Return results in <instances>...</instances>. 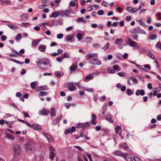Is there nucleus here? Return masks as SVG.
I'll list each match as a JSON object with an SVG mask.
<instances>
[{
    "label": "nucleus",
    "mask_w": 161,
    "mask_h": 161,
    "mask_svg": "<svg viewBox=\"0 0 161 161\" xmlns=\"http://www.w3.org/2000/svg\"><path fill=\"white\" fill-rule=\"evenodd\" d=\"M138 78L140 80L142 81L143 82H144V78L143 75H138Z\"/></svg>",
    "instance_id": "obj_43"
},
{
    "label": "nucleus",
    "mask_w": 161,
    "mask_h": 161,
    "mask_svg": "<svg viewBox=\"0 0 161 161\" xmlns=\"http://www.w3.org/2000/svg\"><path fill=\"white\" fill-rule=\"evenodd\" d=\"M30 24L29 23H22L21 25L22 26L27 27L30 26Z\"/></svg>",
    "instance_id": "obj_36"
},
{
    "label": "nucleus",
    "mask_w": 161,
    "mask_h": 161,
    "mask_svg": "<svg viewBox=\"0 0 161 161\" xmlns=\"http://www.w3.org/2000/svg\"><path fill=\"white\" fill-rule=\"evenodd\" d=\"M63 34H59L57 35V37L58 39H61L63 38Z\"/></svg>",
    "instance_id": "obj_53"
},
{
    "label": "nucleus",
    "mask_w": 161,
    "mask_h": 161,
    "mask_svg": "<svg viewBox=\"0 0 161 161\" xmlns=\"http://www.w3.org/2000/svg\"><path fill=\"white\" fill-rule=\"evenodd\" d=\"M148 56L150 57L151 58L153 59H155V56L153 55V54L151 53H148Z\"/></svg>",
    "instance_id": "obj_50"
},
{
    "label": "nucleus",
    "mask_w": 161,
    "mask_h": 161,
    "mask_svg": "<svg viewBox=\"0 0 161 161\" xmlns=\"http://www.w3.org/2000/svg\"><path fill=\"white\" fill-rule=\"evenodd\" d=\"M7 25L11 29L13 30H16L17 28V27L16 25L11 23L7 24Z\"/></svg>",
    "instance_id": "obj_18"
},
{
    "label": "nucleus",
    "mask_w": 161,
    "mask_h": 161,
    "mask_svg": "<svg viewBox=\"0 0 161 161\" xmlns=\"http://www.w3.org/2000/svg\"><path fill=\"white\" fill-rule=\"evenodd\" d=\"M49 151H50L49 153L50 156L49 158L53 160L55 156V153H54L55 150L51 146L50 147Z\"/></svg>",
    "instance_id": "obj_5"
},
{
    "label": "nucleus",
    "mask_w": 161,
    "mask_h": 161,
    "mask_svg": "<svg viewBox=\"0 0 161 161\" xmlns=\"http://www.w3.org/2000/svg\"><path fill=\"white\" fill-rule=\"evenodd\" d=\"M125 9L128 11L130 12L131 13L132 10V8H131V7H126L125 8Z\"/></svg>",
    "instance_id": "obj_64"
},
{
    "label": "nucleus",
    "mask_w": 161,
    "mask_h": 161,
    "mask_svg": "<svg viewBox=\"0 0 161 161\" xmlns=\"http://www.w3.org/2000/svg\"><path fill=\"white\" fill-rule=\"evenodd\" d=\"M87 56L89 58H91L97 57V54L95 53H90L87 55Z\"/></svg>",
    "instance_id": "obj_29"
},
{
    "label": "nucleus",
    "mask_w": 161,
    "mask_h": 161,
    "mask_svg": "<svg viewBox=\"0 0 161 161\" xmlns=\"http://www.w3.org/2000/svg\"><path fill=\"white\" fill-rule=\"evenodd\" d=\"M76 131L75 128V126H73L71 129H66L64 131L65 135H67L69 133L72 134Z\"/></svg>",
    "instance_id": "obj_6"
},
{
    "label": "nucleus",
    "mask_w": 161,
    "mask_h": 161,
    "mask_svg": "<svg viewBox=\"0 0 161 161\" xmlns=\"http://www.w3.org/2000/svg\"><path fill=\"white\" fill-rule=\"evenodd\" d=\"M62 115H59L56 118L55 121L53 122L54 125H55L58 123L59 121L61 119Z\"/></svg>",
    "instance_id": "obj_19"
},
{
    "label": "nucleus",
    "mask_w": 161,
    "mask_h": 161,
    "mask_svg": "<svg viewBox=\"0 0 161 161\" xmlns=\"http://www.w3.org/2000/svg\"><path fill=\"white\" fill-rule=\"evenodd\" d=\"M109 5V3L105 1H104L103 2L102 5L105 7H108Z\"/></svg>",
    "instance_id": "obj_44"
},
{
    "label": "nucleus",
    "mask_w": 161,
    "mask_h": 161,
    "mask_svg": "<svg viewBox=\"0 0 161 161\" xmlns=\"http://www.w3.org/2000/svg\"><path fill=\"white\" fill-rule=\"evenodd\" d=\"M32 44L33 46L36 47L39 44V43L36 41H34L32 42Z\"/></svg>",
    "instance_id": "obj_49"
},
{
    "label": "nucleus",
    "mask_w": 161,
    "mask_h": 161,
    "mask_svg": "<svg viewBox=\"0 0 161 161\" xmlns=\"http://www.w3.org/2000/svg\"><path fill=\"white\" fill-rule=\"evenodd\" d=\"M70 57V54L67 53H65L62 54L61 56V57H62L63 59L65 58H69Z\"/></svg>",
    "instance_id": "obj_26"
},
{
    "label": "nucleus",
    "mask_w": 161,
    "mask_h": 161,
    "mask_svg": "<svg viewBox=\"0 0 161 161\" xmlns=\"http://www.w3.org/2000/svg\"><path fill=\"white\" fill-rule=\"evenodd\" d=\"M109 43H107L102 48V49L104 50H106L107 49H108L109 48Z\"/></svg>",
    "instance_id": "obj_38"
},
{
    "label": "nucleus",
    "mask_w": 161,
    "mask_h": 161,
    "mask_svg": "<svg viewBox=\"0 0 161 161\" xmlns=\"http://www.w3.org/2000/svg\"><path fill=\"white\" fill-rule=\"evenodd\" d=\"M130 79L132 81L133 83L137 84L138 83V80L135 76H131Z\"/></svg>",
    "instance_id": "obj_25"
},
{
    "label": "nucleus",
    "mask_w": 161,
    "mask_h": 161,
    "mask_svg": "<svg viewBox=\"0 0 161 161\" xmlns=\"http://www.w3.org/2000/svg\"><path fill=\"white\" fill-rule=\"evenodd\" d=\"M77 68V67L75 65H73L70 68V70L71 71L74 70Z\"/></svg>",
    "instance_id": "obj_46"
},
{
    "label": "nucleus",
    "mask_w": 161,
    "mask_h": 161,
    "mask_svg": "<svg viewBox=\"0 0 161 161\" xmlns=\"http://www.w3.org/2000/svg\"><path fill=\"white\" fill-rule=\"evenodd\" d=\"M90 122H86L85 124L82 123V128L87 129L90 125Z\"/></svg>",
    "instance_id": "obj_24"
},
{
    "label": "nucleus",
    "mask_w": 161,
    "mask_h": 161,
    "mask_svg": "<svg viewBox=\"0 0 161 161\" xmlns=\"http://www.w3.org/2000/svg\"><path fill=\"white\" fill-rule=\"evenodd\" d=\"M140 25L144 28L147 27V25L144 24L143 21L142 19H140L139 21Z\"/></svg>",
    "instance_id": "obj_32"
},
{
    "label": "nucleus",
    "mask_w": 161,
    "mask_h": 161,
    "mask_svg": "<svg viewBox=\"0 0 161 161\" xmlns=\"http://www.w3.org/2000/svg\"><path fill=\"white\" fill-rule=\"evenodd\" d=\"M105 119L111 123H113V120L112 118V116L110 114H107L105 117Z\"/></svg>",
    "instance_id": "obj_16"
},
{
    "label": "nucleus",
    "mask_w": 161,
    "mask_h": 161,
    "mask_svg": "<svg viewBox=\"0 0 161 161\" xmlns=\"http://www.w3.org/2000/svg\"><path fill=\"white\" fill-rule=\"evenodd\" d=\"M145 94V91L144 90H137L136 92V96H138L141 95V96H143Z\"/></svg>",
    "instance_id": "obj_15"
},
{
    "label": "nucleus",
    "mask_w": 161,
    "mask_h": 161,
    "mask_svg": "<svg viewBox=\"0 0 161 161\" xmlns=\"http://www.w3.org/2000/svg\"><path fill=\"white\" fill-rule=\"evenodd\" d=\"M104 11H103V10H99L98 12H97V13L99 15H103L104 14Z\"/></svg>",
    "instance_id": "obj_52"
},
{
    "label": "nucleus",
    "mask_w": 161,
    "mask_h": 161,
    "mask_svg": "<svg viewBox=\"0 0 161 161\" xmlns=\"http://www.w3.org/2000/svg\"><path fill=\"white\" fill-rule=\"evenodd\" d=\"M12 52H13L14 53H15L18 55L20 56H23V55L20 54L19 52H18L17 51H16V50H14V49H13L12 50Z\"/></svg>",
    "instance_id": "obj_47"
},
{
    "label": "nucleus",
    "mask_w": 161,
    "mask_h": 161,
    "mask_svg": "<svg viewBox=\"0 0 161 161\" xmlns=\"http://www.w3.org/2000/svg\"><path fill=\"white\" fill-rule=\"evenodd\" d=\"M73 38V37L72 35H69L66 37V40L67 41L71 40Z\"/></svg>",
    "instance_id": "obj_41"
},
{
    "label": "nucleus",
    "mask_w": 161,
    "mask_h": 161,
    "mask_svg": "<svg viewBox=\"0 0 161 161\" xmlns=\"http://www.w3.org/2000/svg\"><path fill=\"white\" fill-rule=\"evenodd\" d=\"M46 47L47 46L46 45H41L39 46L38 48L41 51L43 52L45 51Z\"/></svg>",
    "instance_id": "obj_20"
},
{
    "label": "nucleus",
    "mask_w": 161,
    "mask_h": 161,
    "mask_svg": "<svg viewBox=\"0 0 161 161\" xmlns=\"http://www.w3.org/2000/svg\"><path fill=\"white\" fill-rule=\"evenodd\" d=\"M58 14V11H55L52 13L51 15L53 17L56 18L59 16Z\"/></svg>",
    "instance_id": "obj_34"
},
{
    "label": "nucleus",
    "mask_w": 161,
    "mask_h": 161,
    "mask_svg": "<svg viewBox=\"0 0 161 161\" xmlns=\"http://www.w3.org/2000/svg\"><path fill=\"white\" fill-rule=\"evenodd\" d=\"M85 133L84 130H82L80 132V137H83V135Z\"/></svg>",
    "instance_id": "obj_62"
},
{
    "label": "nucleus",
    "mask_w": 161,
    "mask_h": 161,
    "mask_svg": "<svg viewBox=\"0 0 161 161\" xmlns=\"http://www.w3.org/2000/svg\"><path fill=\"white\" fill-rule=\"evenodd\" d=\"M47 23H48L47 25L50 27H51L54 24H56L57 23V22L54 20H52L49 22H47Z\"/></svg>",
    "instance_id": "obj_22"
},
{
    "label": "nucleus",
    "mask_w": 161,
    "mask_h": 161,
    "mask_svg": "<svg viewBox=\"0 0 161 161\" xmlns=\"http://www.w3.org/2000/svg\"><path fill=\"white\" fill-rule=\"evenodd\" d=\"M89 63L94 65H100L101 64V62L99 59L95 58L91 60Z\"/></svg>",
    "instance_id": "obj_3"
},
{
    "label": "nucleus",
    "mask_w": 161,
    "mask_h": 161,
    "mask_svg": "<svg viewBox=\"0 0 161 161\" xmlns=\"http://www.w3.org/2000/svg\"><path fill=\"white\" fill-rule=\"evenodd\" d=\"M85 39L86 42H90L92 40V38L91 37H87Z\"/></svg>",
    "instance_id": "obj_59"
},
{
    "label": "nucleus",
    "mask_w": 161,
    "mask_h": 161,
    "mask_svg": "<svg viewBox=\"0 0 161 161\" xmlns=\"http://www.w3.org/2000/svg\"><path fill=\"white\" fill-rule=\"evenodd\" d=\"M127 94L129 95H130L132 94L133 92L130 89H127L126 91Z\"/></svg>",
    "instance_id": "obj_40"
},
{
    "label": "nucleus",
    "mask_w": 161,
    "mask_h": 161,
    "mask_svg": "<svg viewBox=\"0 0 161 161\" xmlns=\"http://www.w3.org/2000/svg\"><path fill=\"white\" fill-rule=\"evenodd\" d=\"M58 12V16H63L64 15V11L60 10Z\"/></svg>",
    "instance_id": "obj_48"
},
{
    "label": "nucleus",
    "mask_w": 161,
    "mask_h": 161,
    "mask_svg": "<svg viewBox=\"0 0 161 161\" xmlns=\"http://www.w3.org/2000/svg\"><path fill=\"white\" fill-rule=\"evenodd\" d=\"M121 147L125 149L128 151H130L131 150L128 146L127 144L125 142H123L120 144Z\"/></svg>",
    "instance_id": "obj_10"
},
{
    "label": "nucleus",
    "mask_w": 161,
    "mask_h": 161,
    "mask_svg": "<svg viewBox=\"0 0 161 161\" xmlns=\"http://www.w3.org/2000/svg\"><path fill=\"white\" fill-rule=\"evenodd\" d=\"M156 46L157 47L160 48V47H161V43L160 42H158L156 45Z\"/></svg>",
    "instance_id": "obj_61"
},
{
    "label": "nucleus",
    "mask_w": 161,
    "mask_h": 161,
    "mask_svg": "<svg viewBox=\"0 0 161 161\" xmlns=\"http://www.w3.org/2000/svg\"><path fill=\"white\" fill-rule=\"evenodd\" d=\"M128 41L129 42V44L131 47H135L136 49H138L139 47L137 45V43L134 41L130 37H128L127 38Z\"/></svg>",
    "instance_id": "obj_4"
},
{
    "label": "nucleus",
    "mask_w": 161,
    "mask_h": 161,
    "mask_svg": "<svg viewBox=\"0 0 161 161\" xmlns=\"http://www.w3.org/2000/svg\"><path fill=\"white\" fill-rule=\"evenodd\" d=\"M22 19L24 20H26L29 17L28 15L27 14H25L22 15L21 16Z\"/></svg>",
    "instance_id": "obj_30"
},
{
    "label": "nucleus",
    "mask_w": 161,
    "mask_h": 161,
    "mask_svg": "<svg viewBox=\"0 0 161 161\" xmlns=\"http://www.w3.org/2000/svg\"><path fill=\"white\" fill-rule=\"evenodd\" d=\"M21 34H18L15 37V39L17 40H20L21 38Z\"/></svg>",
    "instance_id": "obj_42"
},
{
    "label": "nucleus",
    "mask_w": 161,
    "mask_h": 161,
    "mask_svg": "<svg viewBox=\"0 0 161 161\" xmlns=\"http://www.w3.org/2000/svg\"><path fill=\"white\" fill-rule=\"evenodd\" d=\"M70 13V11L69 10H66L64 11V15L66 16H68Z\"/></svg>",
    "instance_id": "obj_56"
},
{
    "label": "nucleus",
    "mask_w": 161,
    "mask_h": 161,
    "mask_svg": "<svg viewBox=\"0 0 161 161\" xmlns=\"http://www.w3.org/2000/svg\"><path fill=\"white\" fill-rule=\"evenodd\" d=\"M83 36L80 33H78L77 34V37L79 40H80L82 39Z\"/></svg>",
    "instance_id": "obj_35"
},
{
    "label": "nucleus",
    "mask_w": 161,
    "mask_h": 161,
    "mask_svg": "<svg viewBox=\"0 0 161 161\" xmlns=\"http://www.w3.org/2000/svg\"><path fill=\"white\" fill-rule=\"evenodd\" d=\"M133 32L136 33H140L145 34L146 32L143 30L139 29L137 28H135L134 29Z\"/></svg>",
    "instance_id": "obj_9"
},
{
    "label": "nucleus",
    "mask_w": 161,
    "mask_h": 161,
    "mask_svg": "<svg viewBox=\"0 0 161 161\" xmlns=\"http://www.w3.org/2000/svg\"><path fill=\"white\" fill-rule=\"evenodd\" d=\"M5 137L7 138H8L10 139L14 140V137L11 134L9 133L5 134Z\"/></svg>",
    "instance_id": "obj_23"
},
{
    "label": "nucleus",
    "mask_w": 161,
    "mask_h": 161,
    "mask_svg": "<svg viewBox=\"0 0 161 161\" xmlns=\"http://www.w3.org/2000/svg\"><path fill=\"white\" fill-rule=\"evenodd\" d=\"M76 127L77 128H79L81 127L82 128V123L77 124L76 125Z\"/></svg>",
    "instance_id": "obj_51"
},
{
    "label": "nucleus",
    "mask_w": 161,
    "mask_h": 161,
    "mask_svg": "<svg viewBox=\"0 0 161 161\" xmlns=\"http://www.w3.org/2000/svg\"><path fill=\"white\" fill-rule=\"evenodd\" d=\"M13 151L14 153V156L12 161H17L18 159V156L21 152V148L19 145H15L13 148Z\"/></svg>",
    "instance_id": "obj_1"
},
{
    "label": "nucleus",
    "mask_w": 161,
    "mask_h": 161,
    "mask_svg": "<svg viewBox=\"0 0 161 161\" xmlns=\"http://www.w3.org/2000/svg\"><path fill=\"white\" fill-rule=\"evenodd\" d=\"M125 153H123L119 150L115 151L113 153V154L114 155L119 156L123 157L125 156Z\"/></svg>",
    "instance_id": "obj_8"
},
{
    "label": "nucleus",
    "mask_w": 161,
    "mask_h": 161,
    "mask_svg": "<svg viewBox=\"0 0 161 161\" xmlns=\"http://www.w3.org/2000/svg\"><path fill=\"white\" fill-rule=\"evenodd\" d=\"M76 21L77 22H82L84 23H86V20L84 19V18L83 17L79 18L76 20Z\"/></svg>",
    "instance_id": "obj_31"
},
{
    "label": "nucleus",
    "mask_w": 161,
    "mask_h": 161,
    "mask_svg": "<svg viewBox=\"0 0 161 161\" xmlns=\"http://www.w3.org/2000/svg\"><path fill=\"white\" fill-rule=\"evenodd\" d=\"M50 111H39L38 114L40 115H47L49 114Z\"/></svg>",
    "instance_id": "obj_28"
},
{
    "label": "nucleus",
    "mask_w": 161,
    "mask_h": 161,
    "mask_svg": "<svg viewBox=\"0 0 161 161\" xmlns=\"http://www.w3.org/2000/svg\"><path fill=\"white\" fill-rule=\"evenodd\" d=\"M9 60L11 61L12 62H14V63L19 64H24V62H21L15 59L12 58H8Z\"/></svg>",
    "instance_id": "obj_21"
},
{
    "label": "nucleus",
    "mask_w": 161,
    "mask_h": 161,
    "mask_svg": "<svg viewBox=\"0 0 161 161\" xmlns=\"http://www.w3.org/2000/svg\"><path fill=\"white\" fill-rule=\"evenodd\" d=\"M124 158L127 161H132L133 160V156L130 154L126 155V154L125 153V156L124 157Z\"/></svg>",
    "instance_id": "obj_7"
},
{
    "label": "nucleus",
    "mask_w": 161,
    "mask_h": 161,
    "mask_svg": "<svg viewBox=\"0 0 161 161\" xmlns=\"http://www.w3.org/2000/svg\"><path fill=\"white\" fill-rule=\"evenodd\" d=\"M42 134L47 139H48L49 137H50L51 136V135L50 134L45 132H43L42 133Z\"/></svg>",
    "instance_id": "obj_39"
},
{
    "label": "nucleus",
    "mask_w": 161,
    "mask_h": 161,
    "mask_svg": "<svg viewBox=\"0 0 161 161\" xmlns=\"http://www.w3.org/2000/svg\"><path fill=\"white\" fill-rule=\"evenodd\" d=\"M32 127L35 130H38L42 129V127L40 125L38 124H32Z\"/></svg>",
    "instance_id": "obj_13"
},
{
    "label": "nucleus",
    "mask_w": 161,
    "mask_h": 161,
    "mask_svg": "<svg viewBox=\"0 0 161 161\" xmlns=\"http://www.w3.org/2000/svg\"><path fill=\"white\" fill-rule=\"evenodd\" d=\"M48 88L47 86H43L38 87L37 88V90L38 91H39L42 90H47Z\"/></svg>",
    "instance_id": "obj_17"
},
{
    "label": "nucleus",
    "mask_w": 161,
    "mask_h": 161,
    "mask_svg": "<svg viewBox=\"0 0 161 161\" xmlns=\"http://www.w3.org/2000/svg\"><path fill=\"white\" fill-rule=\"evenodd\" d=\"M107 72L109 74H114L115 73L114 71L111 69H108Z\"/></svg>",
    "instance_id": "obj_45"
},
{
    "label": "nucleus",
    "mask_w": 161,
    "mask_h": 161,
    "mask_svg": "<svg viewBox=\"0 0 161 161\" xmlns=\"http://www.w3.org/2000/svg\"><path fill=\"white\" fill-rule=\"evenodd\" d=\"M47 94V92H46L42 91L39 93V95L41 96H46Z\"/></svg>",
    "instance_id": "obj_33"
},
{
    "label": "nucleus",
    "mask_w": 161,
    "mask_h": 161,
    "mask_svg": "<svg viewBox=\"0 0 161 161\" xmlns=\"http://www.w3.org/2000/svg\"><path fill=\"white\" fill-rule=\"evenodd\" d=\"M42 64L46 65L50 63V60L47 58L42 59Z\"/></svg>",
    "instance_id": "obj_14"
},
{
    "label": "nucleus",
    "mask_w": 161,
    "mask_h": 161,
    "mask_svg": "<svg viewBox=\"0 0 161 161\" xmlns=\"http://www.w3.org/2000/svg\"><path fill=\"white\" fill-rule=\"evenodd\" d=\"M55 75L57 78H59L63 76L64 73L61 71H57L55 72Z\"/></svg>",
    "instance_id": "obj_12"
},
{
    "label": "nucleus",
    "mask_w": 161,
    "mask_h": 161,
    "mask_svg": "<svg viewBox=\"0 0 161 161\" xmlns=\"http://www.w3.org/2000/svg\"><path fill=\"white\" fill-rule=\"evenodd\" d=\"M26 151L29 153H33L35 150L34 145L31 142H28L25 144Z\"/></svg>",
    "instance_id": "obj_2"
},
{
    "label": "nucleus",
    "mask_w": 161,
    "mask_h": 161,
    "mask_svg": "<svg viewBox=\"0 0 161 161\" xmlns=\"http://www.w3.org/2000/svg\"><path fill=\"white\" fill-rule=\"evenodd\" d=\"M71 105H75V104H71L69 103H65V106L66 107L67 109L69 108Z\"/></svg>",
    "instance_id": "obj_54"
},
{
    "label": "nucleus",
    "mask_w": 161,
    "mask_h": 161,
    "mask_svg": "<svg viewBox=\"0 0 161 161\" xmlns=\"http://www.w3.org/2000/svg\"><path fill=\"white\" fill-rule=\"evenodd\" d=\"M133 158L135 161H142L140 158L137 156H135Z\"/></svg>",
    "instance_id": "obj_55"
},
{
    "label": "nucleus",
    "mask_w": 161,
    "mask_h": 161,
    "mask_svg": "<svg viewBox=\"0 0 161 161\" xmlns=\"http://www.w3.org/2000/svg\"><path fill=\"white\" fill-rule=\"evenodd\" d=\"M69 88L70 91H73L75 90V86H70Z\"/></svg>",
    "instance_id": "obj_60"
},
{
    "label": "nucleus",
    "mask_w": 161,
    "mask_h": 161,
    "mask_svg": "<svg viewBox=\"0 0 161 161\" xmlns=\"http://www.w3.org/2000/svg\"><path fill=\"white\" fill-rule=\"evenodd\" d=\"M157 36L155 35H152L150 36V39L152 40H153L156 38Z\"/></svg>",
    "instance_id": "obj_58"
},
{
    "label": "nucleus",
    "mask_w": 161,
    "mask_h": 161,
    "mask_svg": "<svg viewBox=\"0 0 161 161\" xmlns=\"http://www.w3.org/2000/svg\"><path fill=\"white\" fill-rule=\"evenodd\" d=\"M147 87L149 89H151L153 88L152 84L151 83H149L147 85Z\"/></svg>",
    "instance_id": "obj_63"
},
{
    "label": "nucleus",
    "mask_w": 161,
    "mask_h": 161,
    "mask_svg": "<svg viewBox=\"0 0 161 161\" xmlns=\"http://www.w3.org/2000/svg\"><path fill=\"white\" fill-rule=\"evenodd\" d=\"M36 86V84L35 82H33L31 83V88L32 89H34L35 88Z\"/></svg>",
    "instance_id": "obj_37"
},
{
    "label": "nucleus",
    "mask_w": 161,
    "mask_h": 161,
    "mask_svg": "<svg viewBox=\"0 0 161 161\" xmlns=\"http://www.w3.org/2000/svg\"><path fill=\"white\" fill-rule=\"evenodd\" d=\"M123 41V40L122 38H118L115 40V43L118 45L122 43Z\"/></svg>",
    "instance_id": "obj_27"
},
{
    "label": "nucleus",
    "mask_w": 161,
    "mask_h": 161,
    "mask_svg": "<svg viewBox=\"0 0 161 161\" xmlns=\"http://www.w3.org/2000/svg\"><path fill=\"white\" fill-rule=\"evenodd\" d=\"M115 132L116 134H118L119 133V135H121L122 130H121V126L117 125L116 127H115Z\"/></svg>",
    "instance_id": "obj_11"
},
{
    "label": "nucleus",
    "mask_w": 161,
    "mask_h": 161,
    "mask_svg": "<svg viewBox=\"0 0 161 161\" xmlns=\"http://www.w3.org/2000/svg\"><path fill=\"white\" fill-rule=\"evenodd\" d=\"M93 77L91 75H88L86 76L85 77V79L86 80H88L90 79H93Z\"/></svg>",
    "instance_id": "obj_57"
}]
</instances>
